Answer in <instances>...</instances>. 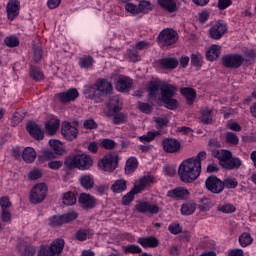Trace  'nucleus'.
<instances>
[{
	"mask_svg": "<svg viewBox=\"0 0 256 256\" xmlns=\"http://www.w3.org/2000/svg\"><path fill=\"white\" fill-rule=\"evenodd\" d=\"M124 253H132L133 255H139V253H143V250L141 247L135 245V244H130L127 246L122 247Z\"/></svg>",
	"mask_w": 256,
	"mask_h": 256,
	"instance_id": "46",
	"label": "nucleus"
},
{
	"mask_svg": "<svg viewBox=\"0 0 256 256\" xmlns=\"http://www.w3.org/2000/svg\"><path fill=\"white\" fill-rule=\"evenodd\" d=\"M138 243H140V245H142V247L145 249L155 248L159 246V239L155 238L154 236L140 237L138 239Z\"/></svg>",
	"mask_w": 256,
	"mask_h": 256,
	"instance_id": "23",
	"label": "nucleus"
},
{
	"mask_svg": "<svg viewBox=\"0 0 256 256\" xmlns=\"http://www.w3.org/2000/svg\"><path fill=\"white\" fill-rule=\"evenodd\" d=\"M21 3L18 0H9L6 5V12L9 21H15L19 17Z\"/></svg>",
	"mask_w": 256,
	"mask_h": 256,
	"instance_id": "12",
	"label": "nucleus"
},
{
	"mask_svg": "<svg viewBox=\"0 0 256 256\" xmlns=\"http://www.w3.org/2000/svg\"><path fill=\"white\" fill-rule=\"evenodd\" d=\"M137 188H133L130 192L122 197V205H131L133 199H135V195H137Z\"/></svg>",
	"mask_w": 256,
	"mask_h": 256,
	"instance_id": "45",
	"label": "nucleus"
},
{
	"mask_svg": "<svg viewBox=\"0 0 256 256\" xmlns=\"http://www.w3.org/2000/svg\"><path fill=\"white\" fill-rule=\"evenodd\" d=\"M225 33H227V24L221 22H217L210 29V37L212 39H221Z\"/></svg>",
	"mask_w": 256,
	"mask_h": 256,
	"instance_id": "18",
	"label": "nucleus"
},
{
	"mask_svg": "<svg viewBox=\"0 0 256 256\" xmlns=\"http://www.w3.org/2000/svg\"><path fill=\"white\" fill-rule=\"evenodd\" d=\"M67 169H79V171H87L93 167V158L88 154H76L73 157H67L64 161Z\"/></svg>",
	"mask_w": 256,
	"mask_h": 256,
	"instance_id": "3",
	"label": "nucleus"
},
{
	"mask_svg": "<svg viewBox=\"0 0 256 256\" xmlns=\"http://www.w3.org/2000/svg\"><path fill=\"white\" fill-rule=\"evenodd\" d=\"M60 122L58 119H51L45 123V129L49 135H55L57 129H59Z\"/></svg>",
	"mask_w": 256,
	"mask_h": 256,
	"instance_id": "31",
	"label": "nucleus"
},
{
	"mask_svg": "<svg viewBox=\"0 0 256 256\" xmlns=\"http://www.w3.org/2000/svg\"><path fill=\"white\" fill-rule=\"evenodd\" d=\"M245 58L239 54H230L222 57V65L227 69H239L243 65Z\"/></svg>",
	"mask_w": 256,
	"mask_h": 256,
	"instance_id": "9",
	"label": "nucleus"
},
{
	"mask_svg": "<svg viewBox=\"0 0 256 256\" xmlns=\"http://www.w3.org/2000/svg\"><path fill=\"white\" fill-rule=\"evenodd\" d=\"M47 197V185L45 183L36 184L30 192V202L34 205L42 203Z\"/></svg>",
	"mask_w": 256,
	"mask_h": 256,
	"instance_id": "6",
	"label": "nucleus"
},
{
	"mask_svg": "<svg viewBox=\"0 0 256 256\" xmlns=\"http://www.w3.org/2000/svg\"><path fill=\"white\" fill-rule=\"evenodd\" d=\"M79 181L84 189H93L95 185V181H93V178L90 175L80 176Z\"/></svg>",
	"mask_w": 256,
	"mask_h": 256,
	"instance_id": "36",
	"label": "nucleus"
},
{
	"mask_svg": "<svg viewBox=\"0 0 256 256\" xmlns=\"http://www.w3.org/2000/svg\"><path fill=\"white\" fill-rule=\"evenodd\" d=\"M197 209V204L193 201L185 202L181 206L182 215H193Z\"/></svg>",
	"mask_w": 256,
	"mask_h": 256,
	"instance_id": "30",
	"label": "nucleus"
},
{
	"mask_svg": "<svg viewBox=\"0 0 256 256\" xmlns=\"http://www.w3.org/2000/svg\"><path fill=\"white\" fill-rule=\"evenodd\" d=\"M61 134L67 139V141H73L78 135L77 128L71 126L69 122H64L61 125Z\"/></svg>",
	"mask_w": 256,
	"mask_h": 256,
	"instance_id": "16",
	"label": "nucleus"
},
{
	"mask_svg": "<svg viewBox=\"0 0 256 256\" xmlns=\"http://www.w3.org/2000/svg\"><path fill=\"white\" fill-rule=\"evenodd\" d=\"M4 43L6 47H19V38H17L16 36H8L4 39Z\"/></svg>",
	"mask_w": 256,
	"mask_h": 256,
	"instance_id": "52",
	"label": "nucleus"
},
{
	"mask_svg": "<svg viewBox=\"0 0 256 256\" xmlns=\"http://www.w3.org/2000/svg\"><path fill=\"white\" fill-rule=\"evenodd\" d=\"M77 97H79L77 88H70L68 91L56 94V99H58L59 103H62V105H67L68 103H71V101H75Z\"/></svg>",
	"mask_w": 256,
	"mask_h": 256,
	"instance_id": "11",
	"label": "nucleus"
},
{
	"mask_svg": "<svg viewBox=\"0 0 256 256\" xmlns=\"http://www.w3.org/2000/svg\"><path fill=\"white\" fill-rule=\"evenodd\" d=\"M167 197H170V199H176V201H179L181 199H185V197H189V190H187V188L177 187L173 190H169L167 192Z\"/></svg>",
	"mask_w": 256,
	"mask_h": 256,
	"instance_id": "20",
	"label": "nucleus"
},
{
	"mask_svg": "<svg viewBox=\"0 0 256 256\" xmlns=\"http://www.w3.org/2000/svg\"><path fill=\"white\" fill-rule=\"evenodd\" d=\"M49 145L52 147L54 154L56 155H63L65 153V149H63V144L59 140H49Z\"/></svg>",
	"mask_w": 256,
	"mask_h": 256,
	"instance_id": "38",
	"label": "nucleus"
},
{
	"mask_svg": "<svg viewBox=\"0 0 256 256\" xmlns=\"http://www.w3.org/2000/svg\"><path fill=\"white\" fill-rule=\"evenodd\" d=\"M93 63H95V60L91 56H83L79 59L81 69H89V67H93Z\"/></svg>",
	"mask_w": 256,
	"mask_h": 256,
	"instance_id": "44",
	"label": "nucleus"
},
{
	"mask_svg": "<svg viewBox=\"0 0 256 256\" xmlns=\"http://www.w3.org/2000/svg\"><path fill=\"white\" fill-rule=\"evenodd\" d=\"M100 147H103V149L111 151L115 149V147H117V143L113 139L105 138L101 141Z\"/></svg>",
	"mask_w": 256,
	"mask_h": 256,
	"instance_id": "49",
	"label": "nucleus"
},
{
	"mask_svg": "<svg viewBox=\"0 0 256 256\" xmlns=\"http://www.w3.org/2000/svg\"><path fill=\"white\" fill-rule=\"evenodd\" d=\"M49 247L54 256L61 255V253H63V249L65 248V240H63V238L55 239Z\"/></svg>",
	"mask_w": 256,
	"mask_h": 256,
	"instance_id": "24",
	"label": "nucleus"
},
{
	"mask_svg": "<svg viewBox=\"0 0 256 256\" xmlns=\"http://www.w3.org/2000/svg\"><path fill=\"white\" fill-rule=\"evenodd\" d=\"M51 159H57V155L51 150H41L40 155H38L39 163H45V161H51Z\"/></svg>",
	"mask_w": 256,
	"mask_h": 256,
	"instance_id": "32",
	"label": "nucleus"
},
{
	"mask_svg": "<svg viewBox=\"0 0 256 256\" xmlns=\"http://www.w3.org/2000/svg\"><path fill=\"white\" fill-rule=\"evenodd\" d=\"M212 157L218 159L219 165L226 169V171H235L243 165L241 158L233 157V152L229 150H212Z\"/></svg>",
	"mask_w": 256,
	"mask_h": 256,
	"instance_id": "2",
	"label": "nucleus"
},
{
	"mask_svg": "<svg viewBox=\"0 0 256 256\" xmlns=\"http://www.w3.org/2000/svg\"><path fill=\"white\" fill-rule=\"evenodd\" d=\"M162 69H177L179 60L177 58L166 57L159 60Z\"/></svg>",
	"mask_w": 256,
	"mask_h": 256,
	"instance_id": "25",
	"label": "nucleus"
},
{
	"mask_svg": "<svg viewBox=\"0 0 256 256\" xmlns=\"http://www.w3.org/2000/svg\"><path fill=\"white\" fill-rule=\"evenodd\" d=\"M33 53H34V61L35 63H39L41 59H43V48L41 45H34L33 47Z\"/></svg>",
	"mask_w": 256,
	"mask_h": 256,
	"instance_id": "53",
	"label": "nucleus"
},
{
	"mask_svg": "<svg viewBox=\"0 0 256 256\" xmlns=\"http://www.w3.org/2000/svg\"><path fill=\"white\" fill-rule=\"evenodd\" d=\"M165 153H177L181 149V142L175 138H166L162 141Z\"/></svg>",
	"mask_w": 256,
	"mask_h": 256,
	"instance_id": "15",
	"label": "nucleus"
},
{
	"mask_svg": "<svg viewBox=\"0 0 256 256\" xmlns=\"http://www.w3.org/2000/svg\"><path fill=\"white\" fill-rule=\"evenodd\" d=\"M224 188L226 187L227 189H235L239 183L235 178H226L224 181H222Z\"/></svg>",
	"mask_w": 256,
	"mask_h": 256,
	"instance_id": "56",
	"label": "nucleus"
},
{
	"mask_svg": "<svg viewBox=\"0 0 256 256\" xmlns=\"http://www.w3.org/2000/svg\"><path fill=\"white\" fill-rule=\"evenodd\" d=\"M180 93L185 97L188 105H193L195 97H197V93L193 88H181Z\"/></svg>",
	"mask_w": 256,
	"mask_h": 256,
	"instance_id": "29",
	"label": "nucleus"
},
{
	"mask_svg": "<svg viewBox=\"0 0 256 256\" xmlns=\"http://www.w3.org/2000/svg\"><path fill=\"white\" fill-rule=\"evenodd\" d=\"M97 91H99L101 95H111V93H113V84L107 79H100L98 82Z\"/></svg>",
	"mask_w": 256,
	"mask_h": 256,
	"instance_id": "22",
	"label": "nucleus"
},
{
	"mask_svg": "<svg viewBox=\"0 0 256 256\" xmlns=\"http://www.w3.org/2000/svg\"><path fill=\"white\" fill-rule=\"evenodd\" d=\"M136 211L138 213H150V215H157L159 213V206L157 204H151L150 202L140 201L135 205Z\"/></svg>",
	"mask_w": 256,
	"mask_h": 256,
	"instance_id": "13",
	"label": "nucleus"
},
{
	"mask_svg": "<svg viewBox=\"0 0 256 256\" xmlns=\"http://www.w3.org/2000/svg\"><path fill=\"white\" fill-rule=\"evenodd\" d=\"M97 93V83L93 86H86L84 90V95L87 99H95Z\"/></svg>",
	"mask_w": 256,
	"mask_h": 256,
	"instance_id": "48",
	"label": "nucleus"
},
{
	"mask_svg": "<svg viewBox=\"0 0 256 256\" xmlns=\"http://www.w3.org/2000/svg\"><path fill=\"white\" fill-rule=\"evenodd\" d=\"M30 77L33 81H43L45 75L39 68H35L33 65L30 66Z\"/></svg>",
	"mask_w": 256,
	"mask_h": 256,
	"instance_id": "41",
	"label": "nucleus"
},
{
	"mask_svg": "<svg viewBox=\"0 0 256 256\" xmlns=\"http://www.w3.org/2000/svg\"><path fill=\"white\" fill-rule=\"evenodd\" d=\"M153 9L151 7V2L146 0H141L138 5V13H149Z\"/></svg>",
	"mask_w": 256,
	"mask_h": 256,
	"instance_id": "50",
	"label": "nucleus"
},
{
	"mask_svg": "<svg viewBox=\"0 0 256 256\" xmlns=\"http://www.w3.org/2000/svg\"><path fill=\"white\" fill-rule=\"evenodd\" d=\"M111 190L113 193H123V191L127 190V181L124 179L116 180L111 186Z\"/></svg>",
	"mask_w": 256,
	"mask_h": 256,
	"instance_id": "35",
	"label": "nucleus"
},
{
	"mask_svg": "<svg viewBox=\"0 0 256 256\" xmlns=\"http://www.w3.org/2000/svg\"><path fill=\"white\" fill-rule=\"evenodd\" d=\"M177 86L169 83L162 82L161 100L177 95Z\"/></svg>",
	"mask_w": 256,
	"mask_h": 256,
	"instance_id": "21",
	"label": "nucleus"
},
{
	"mask_svg": "<svg viewBox=\"0 0 256 256\" xmlns=\"http://www.w3.org/2000/svg\"><path fill=\"white\" fill-rule=\"evenodd\" d=\"M154 122L160 128L167 127L169 125V118L167 116L154 117Z\"/></svg>",
	"mask_w": 256,
	"mask_h": 256,
	"instance_id": "55",
	"label": "nucleus"
},
{
	"mask_svg": "<svg viewBox=\"0 0 256 256\" xmlns=\"http://www.w3.org/2000/svg\"><path fill=\"white\" fill-rule=\"evenodd\" d=\"M38 256H55V254H53L50 246H41Z\"/></svg>",
	"mask_w": 256,
	"mask_h": 256,
	"instance_id": "61",
	"label": "nucleus"
},
{
	"mask_svg": "<svg viewBox=\"0 0 256 256\" xmlns=\"http://www.w3.org/2000/svg\"><path fill=\"white\" fill-rule=\"evenodd\" d=\"M0 207L2 210H6L11 207V201L9 200V197L3 196L2 198H0Z\"/></svg>",
	"mask_w": 256,
	"mask_h": 256,
	"instance_id": "64",
	"label": "nucleus"
},
{
	"mask_svg": "<svg viewBox=\"0 0 256 256\" xmlns=\"http://www.w3.org/2000/svg\"><path fill=\"white\" fill-rule=\"evenodd\" d=\"M205 187L207 191H210V193L214 195H219V193H223L224 190L223 181L217 176H209L205 181Z\"/></svg>",
	"mask_w": 256,
	"mask_h": 256,
	"instance_id": "8",
	"label": "nucleus"
},
{
	"mask_svg": "<svg viewBox=\"0 0 256 256\" xmlns=\"http://www.w3.org/2000/svg\"><path fill=\"white\" fill-rule=\"evenodd\" d=\"M26 131L36 139V141H43L45 134H43V130L41 126L37 125V123L30 121L26 124Z\"/></svg>",
	"mask_w": 256,
	"mask_h": 256,
	"instance_id": "14",
	"label": "nucleus"
},
{
	"mask_svg": "<svg viewBox=\"0 0 256 256\" xmlns=\"http://www.w3.org/2000/svg\"><path fill=\"white\" fill-rule=\"evenodd\" d=\"M191 63L194 67L201 68L203 66V56L200 53L192 54Z\"/></svg>",
	"mask_w": 256,
	"mask_h": 256,
	"instance_id": "51",
	"label": "nucleus"
},
{
	"mask_svg": "<svg viewBox=\"0 0 256 256\" xmlns=\"http://www.w3.org/2000/svg\"><path fill=\"white\" fill-rule=\"evenodd\" d=\"M110 117H112V122L114 125H121V123H127V114L123 112L113 113V116Z\"/></svg>",
	"mask_w": 256,
	"mask_h": 256,
	"instance_id": "42",
	"label": "nucleus"
},
{
	"mask_svg": "<svg viewBox=\"0 0 256 256\" xmlns=\"http://www.w3.org/2000/svg\"><path fill=\"white\" fill-rule=\"evenodd\" d=\"M162 103H164L165 107L167 109H170L171 111H175L177 107H179V101L177 99L170 97V98H164L161 100Z\"/></svg>",
	"mask_w": 256,
	"mask_h": 256,
	"instance_id": "43",
	"label": "nucleus"
},
{
	"mask_svg": "<svg viewBox=\"0 0 256 256\" xmlns=\"http://www.w3.org/2000/svg\"><path fill=\"white\" fill-rule=\"evenodd\" d=\"M220 49L219 45H212L206 52V58L208 61H217V59H219V55H221Z\"/></svg>",
	"mask_w": 256,
	"mask_h": 256,
	"instance_id": "27",
	"label": "nucleus"
},
{
	"mask_svg": "<svg viewBox=\"0 0 256 256\" xmlns=\"http://www.w3.org/2000/svg\"><path fill=\"white\" fill-rule=\"evenodd\" d=\"M133 87V81H131V78L120 75L117 80L116 89L120 91L121 93H125L126 91H129Z\"/></svg>",
	"mask_w": 256,
	"mask_h": 256,
	"instance_id": "19",
	"label": "nucleus"
},
{
	"mask_svg": "<svg viewBox=\"0 0 256 256\" xmlns=\"http://www.w3.org/2000/svg\"><path fill=\"white\" fill-rule=\"evenodd\" d=\"M23 119H25V112L16 111L12 117V123L13 125H19Z\"/></svg>",
	"mask_w": 256,
	"mask_h": 256,
	"instance_id": "57",
	"label": "nucleus"
},
{
	"mask_svg": "<svg viewBox=\"0 0 256 256\" xmlns=\"http://www.w3.org/2000/svg\"><path fill=\"white\" fill-rule=\"evenodd\" d=\"M168 231L172 233V235H179L183 231V227H181L180 223H172L168 227Z\"/></svg>",
	"mask_w": 256,
	"mask_h": 256,
	"instance_id": "58",
	"label": "nucleus"
},
{
	"mask_svg": "<svg viewBox=\"0 0 256 256\" xmlns=\"http://www.w3.org/2000/svg\"><path fill=\"white\" fill-rule=\"evenodd\" d=\"M87 230H78L75 234L76 241H87Z\"/></svg>",
	"mask_w": 256,
	"mask_h": 256,
	"instance_id": "63",
	"label": "nucleus"
},
{
	"mask_svg": "<svg viewBox=\"0 0 256 256\" xmlns=\"http://www.w3.org/2000/svg\"><path fill=\"white\" fill-rule=\"evenodd\" d=\"M241 247H248V245H251L253 243V238L251 237V234L249 233H243L239 239H238Z\"/></svg>",
	"mask_w": 256,
	"mask_h": 256,
	"instance_id": "47",
	"label": "nucleus"
},
{
	"mask_svg": "<svg viewBox=\"0 0 256 256\" xmlns=\"http://www.w3.org/2000/svg\"><path fill=\"white\" fill-rule=\"evenodd\" d=\"M218 211H221V213H235V206L233 204H225L220 206Z\"/></svg>",
	"mask_w": 256,
	"mask_h": 256,
	"instance_id": "62",
	"label": "nucleus"
},
{
	"mask_svg": "<svg viewBox=\"0 0 256 256\" xmlns=\"http://www.w3.org/2000/svg\"><path fill=\"white\" fill-rule=\"evenodd\" d=\"M78 214L75 211H70L60 216L54 215L49 218L50 227H61L64 223H71V221H75L77 219Z\"/></svg>",
	"mask_w": 256,
	"mask_h": 256,
	"instance_id": "5",
	"label": "nucleus"
},
{
	"mask_svg": "<svg viewBox=\"0 0 256 256\" xmlns=\"http://www.w3.org/2000/svg\"><path fill=\"white\" fill-rule=\"evenodd\" d=\"M22 159L25 163H33L37 159V151L33 147H26L22 153Z\"/></svg>",
	"mask_w": 256,
	"mask_h": 256,
	"instance_id": "26",
	"label": "nucleus"
},
{
	"mask_svg": "<svg viewBox=\"0 0 256 256\" xmlns=\"http://www.w3.org/2000/svg\"><path fill=\"white\" fill-rule=\"evenodd\" d=\"M35 253H37V249H35L32 245H26L24 247V251L20 253L21 256H35Z\"/></svg>",
	"mask_w": 256,
	"mask_h": 256,
	"instance_id": "60",
	"label": "nucleus"
},
{
	"mask_svg": "<svg viewBox=\"0 0 256 256\" xmlns=\"http://www.w3.org/2000/svg\"><path fill=\"white\" fill-rule=\"evenodd\" d=\"M62 203L67 207H70L71 205H75L77 203V197L75 196V193L71 191L64 193L62 198Z\"/></svg>",
	"mask_w": 256,
	"mask_h": 256,
	"instance_id": "34",
	"label": "nucleus"
},
{
	"mask_svg": "<svg viewBox=\"0 0 256 256\" xmlns=\"http://www.w3.org/2000/svg\"><path fill=\"white\" fill-rule=\"evenodd\" d=\"M226 142L230 145H239V137L233 132L226 133Z\"/></svg>",
	"mask_w": 256,
	"mask_h": 256,
	"instance_id": "54",
	"label": "nucleus"
},
{
	"mask_svg": "<svg viewBox=\"0 0 256 256\" xmlns=\"http://www.w3.org/2000/svg\"><path fill=\"white\" fill-rule=\"evenodd\" d=\"M158 43L162 47H171V45H175L177 41H179V35L177 31L169 28H165L158 35Z\"/></svg>",
	"mask_w": 256,
	"mask_h": 256,
	"instance_id": "4",
	"label": "nucleus"
},
{
	"mask_svg": "<svg viewBox=\"0 0 256 256\" xmlns=\"http://www.w3.org/2000/svg\"><path fill=\"white\" fill-rule=\"evenodd\" d=\"M117 165L118 162L116 154H107L98 163V167H100L102 171H107L109 173H111V171H115V169H117Z\"/></svg>",
	"mask_w": 256,
	"mask_h": 256,
	"instance_id": "10",
	"label": "nucleus"
},
{
	"mask_svg": "<svg viewBox=\"0 0 256 256\" xmlns=\"http://www.w3.org/2000/svg\"><path fill=\"white\" fill-rule=\"evenodd\" d=\"M207 159V152L201 151L196 156L184 160L178 169L180 181L183 183H193L201 175V161Z\"/></svg>",
	"mask_w": 256,
	"mask_h": 256,
	"instance_id": "1",
	"label": "nucleus"
},
{
	"mask_svg": "<svg viewBox=\"0 0 256 256\" xmlns=\"http://www.w3.org/2000/svg\"><path fill=\"white\" fill-rule=\"evenodd\" d=\"M163 82H151L149 86V96L150 97H157L159 95V91L162 92Z\"/></svg>",
	"mask_w": 256,
	"mask_h": 256,
	"instance_id": "37",
	"label": "nucleus"
},
{
	"mask_svg": "<svg viewBox=\"0 0 256 256\" xmlns=\"http://www.w3.org/2000/svg\"><path fill=\"white\" fill-rule=\"evenodd\" d=\"M153 181V177L151 176H144L140 179L139 185H135L134 188L136 189V193H141L145 187L148 185H151V182Z\"/></svg>",
	"mask_w": 256,
	"mask_h": 256,
	"instance_id": "39",
	"label": "nucleus"
},
{
	"mask_svg": "<svg viewBox=\"0 0 256 256\" xmlns=\"http://www.w3.org/2000/svg\"><path fill=\"white\" fill-rule=\"evenodd\" d=\"M139 165V162L137 161V158L131 157L126 161L125 166V173L126 175H131V173H135V170L137 169Z\"/></svg>",
	"mask_w": 256,
	"mask_h": 256,
	"instance_id": "33",
	"label": "nucleus"
},
{
	"mask_svg": "<svg viewBox=\"0 0 256 256\" xmlns=\"http://www.w3.org/2000/svg\"><path fill=\"white\" fill-rule=\"evenodd\" d=\"M201 121L204 125H211L213 123V110L209 108L202 110Z\"/></svg>",
	"mask_w": 256,
	"mask_h": 256,
	"instance_id": "40",
	"label": "nucleus"
},
{
	"mask_svg": "<svg viewBox=\"0 0 256 256\" xmlns=\"http://www.w3.org/2000/svg\"><path fill=\"white\" fill-rule=\"evenodd\" d=\"M108 110L104 111L106 117H113V113H119L123 109V101L119 95H114L110 97L109 101L106 103Z\"/></svg>",
	"mask_w": 256,
	"mask_h": 256,
	"instance_id": "7",
	"label": "nucleus"
},
{
	"mask_svg": "<svg viewBox=\"0 0 256 256\" xmlns=\"http://www.w3.org/2000/svg\"><path fill=\"white\" fill-rule=\"evenodd\" d=\"M139 110L146 115H151L153 113V106L149 103L139 102Z\"/></svg>",
	"mask_w": 256,
	"mask_h": 256,
	"instance_id": "59",
	"label": "nucleus"
},
{
	"mask_svg": "<svg viewBox=\"0 0 256 256\" xmlns=\"http://www.w3.org/2000/svg\"><path fill=\"white\" fill-rule=\"evenodd\" d=\"M78 203L83 209H93L97 200L91 194L81 193L78 197Z\"/></svg>",
	"mask_w": 256,
	"mask_h": 256,
	"instance_id": "17",
	"label": "nucleus"
},
{
	"mask_svg": "<svg viewBox=\"0 0 256 256\" xmlns=\"http://www.w3.org/2000/svg\"><path fill=\"white\" fill-rule=\"evenodd\" d=\"M158 4L162 9H165V11H168V13H175L177 9V3L175 0H158Z\"/></svg>",
	"mask_w": 256,
	"mask_h": 256,
	"instance_id": "28",
	"label": "nucleus"
}]
</instances>
